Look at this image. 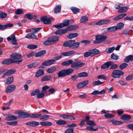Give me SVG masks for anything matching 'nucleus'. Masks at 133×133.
Here are the masks:
<instances>
[{"instance_id": "7ed1b4c3", "label": "nucleus", "mask_w": 133, "mask_h": 133, "mask_svg": "<svg viewBox=\"0 0 133 133\" xmlns=\"http://www.w3.org/2000/svg\"><path fill=\"white\" fill-rule=\"evenodd\" d=\"M59 40V37L56 36H52L48 38L46 41L43 42L45 45H49L54 44Z\"/></svg>"}, {"instance_id": "4d7b16f0", "label": "nucleus", "mask_w": 133, "mask_h": 133, "mask_svg": "<svg viewBox=\"0 0 133 133\" xmlns=\"http://www.w3.org/2000/svg\"><path fill=\"white\" fill-rule=\"evenodd\" d=\"M71 9L75 14H76L79 10V9L75 7H71Z\"/></svg>"}, {"instance_id": "13d9d810", "label": "nucleus", "mask_w": 133, "mask_h": 133, "mask_svg": "<svg viewBox=\"0 0 133 133\" xmlns=\"http://www.w3.org/2000/svg\"><path fill=\"white\" fill-rule=\"evenodd\" d=\"M86 129L90 131H95L97 130L98 128H96V129H93L91 126H88L86 128Z\"/></svg>"}, {"instance_id": "a18cd8bd", "label": "nucleus", "mask_w": 133, "mask_h": 133, "mask_svg": "<svg viewBox=\"0 0 133 133\" xmlns=\"http://www.w3.org/2000/svg\"><path fill=\"white\" fill-rule=\"evenodd\" d=\"M7 16V14L5 12H3L1 11H0V17L2 19H4L6 18Z\"/></svg>"}, {"instance_id": "5701e85b", "label": "nucleus", "mask_w": 133, "mask_h": 133, "mask_svg": "<svg viewBox=\"0 0 133 133\" xmlns=\"http://www.w3.org/2000/svg\"><path fill=\"white\" fill-rule=\"evenodd\" d=\"M44 74V71L42 69H39L36 72L35 76L36 77H38Z\"/></svg>"}, {"instance_id": "774afa93", "label": "nucleus", "mask_w": 133, "mask_h": 133, "mask_svg": "<svg viewBox=\"0 0 133 133\" xmlns=\"http://www.w3.org/2000/svg\"><path fill=\"white\" fill-rule=\"evenodd\" d=\"M74 129L73 128H69L67 129L65 132V133H73Z\"/></svg>"}, {"instance_id": "3c124183", "label": "nucleus", "mask_w": 133, "mask_h": 133, "mask_svg": "<svg viewBox=\"0 0 133 133\" xmlns=\"http://www.w3.org/2000/svg\"><path fill=\"white\" fill-rule=\"evenodd\" d=\"M104 82H101L99 80H98L97 81H94L92 83V84L94 85H98L103 84Z\"/></svg>"}, {"instance_id": "052dcab7", "label": "nucleus", "mask_w": 133, "mask_h": 133, "mask_svg": "<svg viewBox=\"0 0 133 133\" xmlns=\"http://www.w3.org/2000/svg\"><path fill=\"white\" fill-rule=\"evenodd\" d=\"M128 66V64L126 63H123L121 64L119 66V67L121 69H123L124 68H125Z\"/></svg>"}, {"instance_id": "c756f323", "label": "nucleus", "mask_w": 133, "mask_h": 133, "mask_svg": "<svg viewBox=\"0 0 133 133\" xmlns=\"http://www.w3.org/2000/svg\"><path fill=\"white\" fill-rule=\"evenodd\" d=\"M127 14H121L117 15L116 17L114 18V19L115 21H117L124 17Z\"/></svg>"}, {"instance_id": "7c9ffc66", "label": "nucleus", "mask_w": 133, "mask_h": 133, "mask_svg": "<svg viewBox=\"0 0 133 133\" xmlns=\"http://www.w3.org/2000/svg\"><path fill=\"white\" fill-rule=\"evenodd\" d=\"M46 53V51L45 50H43L40 51L36 54L35 55L36 57H41L43 56Z\"/></svg>"}, {"instance_id": "c03bdc74", "label": "nucleus", "mask_w": 133, "mask_h": 133, "mask_svg": "<svg viewBox=\"0 0 133 133\" xmlns=\"http://www.w3.org/2000/svg\"><path fill=\"white\" fill-rule=\"evenodd\" d=\"M78 74L79 77H87L88 75V74L85 72H82L79 73Z\"/></svg>"}, {"instance_id": "680f3d73", "label": "nucleus", "mask_w": 133, "mask_h": 133, "mask_svg": "<svg viewBox=\"0 0 133 133\" xmlns=\"http://www.w3.org/2000/svg\"><path fill=\"white\" fill-rule=\"evenodd\" d=\"M87 124L89 125L92 126H95L96 125V124L93 121L89 120L87 123Z\"/></svg>"}, {"instance_id": "0eeeda50", "label": "nucleus", "mask_w": 133, "mask_h": 133, "mask_svg": "<svg viewBox=\"0 0 133 133\" xmlns=\"http://www.w3.org/2000/svg\"><path fill=\"white\" fill-rule=\"evenodd\" d=\"M22 60L18 61H14L10 58H7L3 61L2 62V64H3L9 65L12 63H16L19 64L21 62Z\"/></svg>"}, {"instance_id": "412c9836", "label": "nucleus", "mask_w": 133, "mask_h": 133, "mask_svg": "<svg viewBox=\"0 0 133 133\" xmlns=\"http://www.w3.org/2000/svg\"><path fill=\"white\" fill-rule=\"evenodd\" d=\"M12 26L13 24L10 23H8L3 25L0 24V30H4L6 29L7 27H11Z\"/></svg>"}, {"instance_id": "5fc2aeb1", "label": "nucleus", "mask_w": 133, "mask_h": 133, "mask_svg": "<svg viewBox=\"0 0 133 133\" xmlns=\"http://www.w3.org/2000/svg\"><path fill=\"white\" fill-rule=\"evenodd\" d=\"M24 17L25 18L28 19L30 20H31L33 18L32 15L29 14H26L24 16Z\"/></svg>"}, {"instance_id": "6ab92c4d", "label": "nucleus", "mask_w": 133, "mask_h": 133, "mask_svg": "<svg viewBox=\"0 0 133 133\" xmlns=\"http://www.w3.org/2000/svg\"><path fill=\"white\" fill-rule=\"evenodd\" d=\"M112 63H113L111 61L108 62L103 64L101 66V68L103 69L108 68Z\"/></svg>"}, {"instance_id": "4468645a", "label": "nucleus", "mask_w": 133, "mask_h": 133, "mask_svg": "<svg viewBox=\"0 0 133 133\" xmlns=\"http://www.w3.org/2000/svg\"><path fill=\"white\" fill-rule=\"evenodd\" d=\"M18 117L20 118H25L30 117V114L28 113L24 112H20L18 111Z\"/></svg>"}, {"instance_id": "338daca9", "label": "nucleus", "mask_w": 133, "mask_h": 133, "mask_svg": "<svg viewBox=\"0 0 133 133\" xmlns=\"http://www.w3.org/2000/svg\"><path fill=\"white\" fill-rule=\"evenodd\" d=\"M123 123V122L120 121H115L112 122V124L115 125H119Z\"/></svg>"}, {"instance_id": "603ef678", "label": "nucleus", "mask_w": 133, "mask_h": 133, "mask_svg": "<svg viewBox=\"0 0 133 133\" xmlns=\"http://www.w3.org/2000/svg\"><path fill=\"white\" fill-rule=\"evenodd\" d=\"M40 92L39 89H36L34 91H33L31 94V96H34L38 94Z\"/></svg>"}, {"instance_id": "473e14b6", "label": "nucleus", "mask_w": 133, "mask_h": 133, "mask_svg": "<svg viewBox=\"0 0 133 133\" xmlns=\"http://www.w3.org/2000/svg\"><path fill=\"white\" fill-rule=\"evenodd\" d=\"M90 51L92 57L96 55L99 54L100 53L99 50L96 49H93Z\"/></svg>"}, {"instance_id": "bb28decb", "label": "nucleus", "mask_w": 133, "mask_h": 133, "mask_svg": "<svg viewBox=\"0 0 133 133\" xmlns=\"http://www.w3.org/2000/svg\"><path fill=\"white\" fill-rule=\"evenodd\" d=\"M105 93V90L103 89L100 91H99L98 90H95L92 92L91 94L93 95H96L98 94H104Z\"/></svg>"}, {"instance_id": "39448f33", "label": "nucleus", "mask_w": 133, "mask_h": 133, "mask_svg": "<svg viewBox=\"0 0 133 133\" xmlns=\"http://www.w3.org/2000/svg\"><path fill=\"white\" fill-rule=\"evenodd\" d=\"M107 36L104 35H99L96 36L95 40L94 43L95 44L101 43L104 41L107 38Z\"/></svg>"}, {"instance_id": "9d476101", "label": "nucleus", "mask_w": 133, "mask_h": 133, "mask_svg": "<svg viewBox=\"0 0 133 133\" xmlns=\"http://www.w3.org/2000/svg\"><path fill=\"white\" fill-rule=\"evenodd\" d=\"M85 65V63L81 62H73L71 64V67L72 68H75L77 67L80 68Z\"/></svg>"}, {"instance_id": "b1692460", "label": "nucleus", "mask_w": 133, "mask_h": 133, "mask_svg": "<svg viewBox=\"0 0 133 133\" xmlns=\"http://www.w3.org/2000/svg\"><path fill=\"white\" fill-rule=\"evenodd\" d=\"M14 77L13 76L11 77H8L6 80L4 81L5 84H9L11 83L13 81Z\"/></svg>"}, {"instance_id": "a878e982", "label": "nucleus", "mask_w": 133, "mask_h": 133, "mask_svg": "<svg viewBox=\"0 0 133 133\" xmlns=\"http://www.w3.org/2000/svg\"><path fill=\"white\" fill-rule=\"evenodd\" d=\"M78 35V34L77 33H71L68 35L67 37L69 39H72L77 37Z\"/></svg>"}, {"instance_id": "6e6d98bb", "label": "nucleus", "mask_w": 133, "mask_h": 133, "mask_svg": "<svg viewBox=\"0 0 133 133\" xmlns=\"http://www.w3.org/2000/svg\"><path fill=\"white\" fill-rule=\"evenodd\" d=\"M69 20L67 19L63 21V23H62L63 25H62L63 27L67 26L69 24Z\"/></svg>"}, {"instance_id": "c9c22d12", "label": "nucleus", "mask_w": 133, "mask_h": 133, "mask_svg": "<svg viewBox=\"0 0 133 133\" xmlns=\"http://www.w3.org/2000/svg\"><path fill=\"white\" fill-rule=\"evenodd\" d=\"M128 9V8L126 6L121 7L118 10V12L119 13L125 12Z\"/></svg>"}, {"instance_id": "ddd939ff", "label": "nucleus", "mask_w": 133, "mask_h": 133, "mask_svg": "<svg viewBox=\"0 0 133 133\" xmlns=\"http://www.w3.org/2000/svg\"><path fill=\"white\" fill-rule=\"evenodd\" d=\"M16 71L15 70L12 69L8 70L6 72L4 73L2 76V78H4L6 76H9L15 73Z\"/></svg>"}, {"instance_id": "a19ab883", "label": "nucleus", "mask_w": 133, "mask_h": 133, "mask_svg": "<svg viewBox=\"0 0 133 133\" xmlns=\"http://www.w3.org/2000/svg\"><path fill=\"white\" fill-rule=\"evenodd\" d=\"M56 123L57 124L59 125H64L66 124L67 122L64 120H59L56 122Z\"/></svg>"}, {"instance_id": "49530a36", "label": "nucleus", "mask_w": 133, "mask_h": 133, "mask_svg": "<svg viewBox=\"0 0 133 133\" xmlns=\"http://www.w3.org/2000/svg\"><path fill=\"white\" fill-rule=\"evenodd\" d=\"M41 115V114H33L31 115H30V117L31 118H40Z\"/></svg>"}, {"instance_id": "393cba45", "label": "nucleus", "mask_w": 133, "mask_h": 133, "mask_svg": "<svg viewBox=\"0 0 133 133\" xmlns=\"http://www.w3.org/2000/svg\"><path fill=\"white\" fill-rule=\"evenodd\" d=\"M57 70V68L55 66H51L48 68L47 72L51 74L53 73Z\"/></svg>"}, {"instance_id": "6e6552de", "label": "nucleus", "mask_w": 133, "mask_h": 133, "mask_svg": "<svg viewBox=\"0 0 133 133\" xmlns=\"http://www.w3.org/2000/svg\"><path fill=\"white\" fill-rule=\"evenodd\" d=\"M110 22L111 20L109 19H102L99 20L96 22L95 24L98 25H106L108 24Z\"/></svg>"}, {"instance_id": "cd10ccee", "label": "nucleus", "mask_w": 133, "mask_h": 133, "mask_svg": "<svg viewBox=\"0 0 133 133\" xmlns=\"http://www.w3.org/2000/svg\"><path fill=\"white\" fill-rule=\"evenodd\" d=\"M88 21V17L86 16H84L81 17L80 21L82 23H85Z\"/></svg>"}, {"instance_id": "bf43d9fd", "label": "nucleus", "mask_w": 133, "mask_h": 133, "mask_svg": "<svg viewBox=\"0 0 133 133\" xmlns=\"http://www.w3.org/2000/svg\"><path fill=\"white\" fill-rule=\"evenodd\" d=\"M15 13L17 15H21L23 13V10L21 9H18L15 11Z\"/></svg>"}, {"instance_id": "de8ad7c7", "label": "nucleus", "mask_w": 133, "mask_h": 133, "mask_svg": "<svg viewBox=\"0 0 133 133\" xmlns=\"http://www.w3.org/2000/svg\"><path fill=\"white\" fill-rule=\"evenodd\" d=\"M111 59L115 60H117L119 58V56L116 55L114 53H112L110 55Z\"/></svg>"}, {"instance_id": "f257e3e1", "label": "nucleus", "mask_w": 133, "mask_h": 133, "mask_svg": "<svg viewBox=\"0 0 133 133\" xmlns=\"http://www.w3.org/2000/svg\"><path fill=\"white\" fill-rule=\"evenodd\" d=\"M75 40H70L65 42L63 46L69 47L71 49H75L79 47L80 43L79 42H75Z\"/></svg>"}, {"instance_id": "423d86ee", "label": "nucleus", "mask_w": 133, "mask_h": 133, "mask_svg": "<svg viewBox=\"0 0 133 133\" xmlns=\"http://www.w3.org/2000/svg\"><path fill=\"white\" fill-rule=\"evenodd\" d=\"M124 72L122 71L118 70H114L111 73L112 76L114 78H119L121 76L123 75Z\"/></svg>"}, {"instance_id": "8fccbe9b", "label": "nucleus", "mask_w": 133, "mask_h": 133, "mask_svg": "<svg viewBox=\"0 0 133 133\" xmlns=\"http://www.w3.org/2000/svg\"><path fill=\"white\" fill-rule=\"evenodd\" d=\"M44 96V94L43 91H42L41 92L39 93L37 95V98H43Z\"/></svg>"}, {"instance_id": "f8f14e48", "label": "nucleus", "mask_w": 133, "mask_h": 133, "mask_svg": "<svg viewBox=\"0 0 133 133\" xmlns=\"http://www.w3.org/2000/svg\"><path fill=\"white\" fill-rule=\"evenodd\" d=\"M16 87V86L14 85H8L6 88V92L8 93H11L15 90Z\"/></svg>"}, {"instance_id": "aec40b11", "label": "nucleus", "mask_w": 133, "mask_h": 133, "mask_svg": "<svg viewBox=\"0 0 133 133\" xmlns=\"http://www.w3.org/2000/svg\"><path fill=\"white\" fill-rule=\"evenodd\" d=\"M25 38L29 39H38L37 36L33 33H29L26 35Z\"/></svg>"}, {"instance_id": "79ce46f5", "label": "nucleus", "mask_w": 133, "mask_h": 133, "mask_svg": "<svg viewBox=\"0 0 133 133\" xmlns=\"http://www.w3.org/2000/svg\"><path fill=\"white\" fill-rule=\"evenodd\" d=\"M49 117V116L47 115H41L40 119L42 121H46L48 118Z\"/></svg>"}, {"instance_id": "72a5a7b5", "label": "nucleus", "mask_w": 133, "mask_h": 133, "mask_svg": "<svg viewBox=\"0 0 133 133\" xmlns=\"http://www.w3.org/2000/svg\"><path fill=\"white\" fill-rule=\"evenodd\" d=\"M51 78V77L49 75H45L43 76L41 79V81L44 82L49 81Z\"/></svg>"}, {"instance_id": "f704fd0d", "label": "nucleus", "mask_w": 133, "mask_h": 133, "mask_svg": "<svg viewBox=\"0 0 133 133\" xmlns=\"http://www.w3.org/2000/svg\"><path fill=\"white\" fill-rule=\"evenodd\" d=\"M107 30V32H111L116 31L117 29L116 26H114L108 28Z\"/></svg>"}, {"instance_id": "e2e57ef3", "label": "nucleus", "mask_w": 133, "mask_h": 133, "mask_svg": "<svg viewBox=\"0 0 133 133\" xmlns=\"http://www.w3.org/2000/svg\"><path fill=\"white\" fill-rule=\"evenodd\" d=\"M97 78L98 79H103L104 80H106L107 79V76L103 75H99L98 76Z\"/></svg>"}, {"instance_id": "0e129e2a", "label": "nucleus", "mask_w": 133, "mask_h": 133, "mask_svg": "<svg viewBox=\"0 0 133 133\" xmlns=\"http://www.w3.org/2000/svg\"><path fill=\"white\" fill-rule=\"evenodd\" d=\"M105 117L107 118H111L114 117L115 115H114L111 114L107 113L104 115Z\"/></svg>"}, {"instance_id": "e433bc0d", "label": "nucleus", "mask_w": 133, "mask_h": 133, "mask_svg": "<svg viewBox=\"0 0 133 133\" xmlns=\"http://www.w3.org/2000/svg\"><path fill=\"white\" fill-rule=\"evenodd\" d=\"M130 115H122L121 117V119L123 120H128L131 118Z\"/></svg>"}, {"instance_id": "69168bd1", "label": "nucleus", "mask_w": 133, "mask_h": 133, "mask_svg": "<svg viewBox=\"0 0 133 133\" xmlns=\"http://www.w3.org/2000/svg\"><path fill=\"white\" fill-rule=\"evenodd\" d=\"M84 57H86L90 56L92 57L90 51L89 52H85L84 54Z\"/></svg>"}, {"instance_id": "4c0bfd02", "label": "nucleus", "mask_w": 133, "mask_h": 133, "mask_svg": "<svg viewBox=\"0 0 133 133\" xmlns=\"http://www.w3.org/2000/svg\"><path fill=\"white\" fill-rule=\"evenodd\" d=\"M115 47H112L111 48H107L105 50V51L109 53H111L115 50Z\"/></svg>"}, {"instance_id": "20e7f679", "label": "nucleus", "mask_w": 133, "mask_h": 133, "mask_svg": "<svg viewBox=\"0 0 133 133\" xmlns=\"http://www.w3.org/2000/svg\"><path fill=\"white\" fill-rule=\"evenodd\" d=\"M74 70L72 69L69 68L59 71L57 75L58 77H64L70 74Z\"/></svg>"}, {"instance_id": "58836bf2", "label": "nucleus", "mask_w": 133, "mask_h": 133, "mask_svg": "<svg viewBox=\"0 0 133 133\" xmlns=\"http://www.w3.org/2000/svg\"><path fill=\"white\" fill-rule=\"evenodd\" d=\"M38 65V64L37 63L35 62L28 65V66L29 68L31 69L36 67Z\"/></svg>"}, {"instance_id": "2f4dec72", "label": "nucleus", "mask_w": 133, "mask_h": 133, "mask_svg": "<svg viewBox=\"0 0 133 133\" xmlns=\"http://www.w3.org/2000/svg\"><path fill=\"white\" fill-rule=\"evenodd\" d=\"M73 61L72 59H70L64 61L62 63V64L64 66H68L71 64L73 62Z\"/></svg>"}, {"instance_id": "dca6fc26", "label": "nucleus", "mask_w": 133, "mask_h": 133, "mask_svg": "<svg viewBox=\"0 0 133 133\" xmlns=\"http://www.w3.org/2000/svg\"><path fill=\"white\" fill-rule=\"evenodd\" d=\"M26 124L30 127H35L39 125V123L37 122L32 121L26 123Z\"/></svg>"}, {"instance_id": "ea45409f", "label": "nucleus", "mask_w": 133, "mask_h": 133, "mask_svg": "<svg viewBox=\"0 0 133 133\" xmlns=\"http://www.w3.org/2000/svg\"><path fill=\"white\" fill-rule=\"evenodd\" d=\"M61 5L59 4L56 6L55 8L54 12L57 14L59 12L61 11Z\"/></svg>"}, {"instance_id": "9b49d317", "label": "nucleus", "mask_w": 133, "mask_h": 133, "mask_svg": "<svg viewBox=\"0 0 133 133\" xmlns=\"http://www.w3.org/2000/svg\"><path fill=\"white\" fill-rule=\"evenodd\" d=\"M51 18H48L46 16L42 17L41 18V20L43 22V23L46 24H49L51 23Z\"/></svg>"}, {"instance_id": "a211bd4d", "label": "nucleus", "mask_w": 133, "mask_h": 133, "mask_svg": "<svg viewBox=\"0 0 133 133\" xmlns=\"http://www.w3.org/2000/svg\"><path fill=\"white\" fill-rule=\"evenodd\" d=\"M75 51L73 50L65 52L62 53V55L64 56H70L75 53Z\"/></svg>"}, {"instance_id": "37998d69", "label": "nucleus", "mask_w": 133, "mask_h": 133, "mask_svg": "<svg viewBox=\"0 0 133 133\" xmlns=\"http://www.w3.org/2000/svg\"><path fill=\"white\" fill-rule=\"evenodd\" d=\"M124 26V24L123 23L119 22L117 24V25L116 26L117 30L122 29L123 28Z\"/></svg>"}, {"instance_id": "c85d7f7f", "label": "nucleus", "mask_w": 133, "mask_h": 133, "mask_svg": "<svg viewBox=\"0 0 133 133\" xmlns=\"http://www.w3.org/2000/svg\"><path fill=\"white\" fill-rule=\"evenodd\" d=\"M78 27V26L76 25H72L68 27L66 29L68 31H71L75 30Z\"/></svg>"}, {"instance_id": "864d4df0", "label": "nucleus", "mask_w": 133, "mask_h": 133, "mask_svg": "<svg viewBox=\"0 0 133 133\" xmlns=\"http://www.w3.org/2000/svg\"><path fill=\"white\" fill-rule=\"evenodd\" d=\"M79 77L78 74V75H74L72 76L70 78L71 81H76Z\"/></svg>"}, {"instance_id": "09e8293b", "label": "nucleus", "mask_w": 133, "mask_h": 133, "mask_svg": "<svg viewBox=\"0 0 133 133\" xmlns=\"http://www.w3.org/2000/svg\"><path fill=\"white\" fill-rule=\"evenodd\" d=\"M37 46L36 45L33 44H31L28 45L27 46V48L30 49H35L37 48Z\"/></svg>"}, {"instance_id": "2eb2a0df", "label": "nucleus", "mask_w": 133, "mask_h": 133, "mask_svg": "<svg viewBox=\"0 0 133 133\" xmlns=\"http://www.w3.org/2000/svg\"><path fill=\"white\" fill-rule=\"evenodd\" d=\"M88 83V81L86 80L78 83L77 85V88L81 89L86 86Z\"/></svg>"}, {"instance_id": "f3484780", "label": "nucleus", "mask_w": 133, "mask_h": 133, "mask_svg": "<svg viewBox=\"0 0 133 133\" xmlns=\"http://www.w3.org/2000/svg\"><path fill=\"white\" fill-rule=\"evenodd\" d=\"M6 118L5 119L6 121H9L14 120L17 119L16 116L10 114H6Z\"/></svg>"}, {"instance_id": "1a4fd4ad", "label": "nucleus", "mask_w": 133, "mask_h": 133, "mask_svg": "<svg viewBox=\"0 0 133 133\" xmlns=\"http://www.w3.org/2000/svg\"><path fill=\"white\" fill-rule=\"evenodd\" d=\"M10 56L14 61H18L22 60L21 55L18 54L12 53L10 55Z\"/></svg>"}, {"instance_id": "4be33fe9", "label": "nucleus", "mask_w": 133, "mask_h": 133, "mask_svg": "<svg viewBox=\"0 0 133 133\" xmlns=\"http://www.w3.org/2000/svg\"><path fill=\"white\" fill-rule=\"evenodd\" d=\"M40 124L42 126L45 127L51 126L52 125L51 122L48 121L41 122Z\"/></svg>"}, {"instance_id": "f03ea898", "label": "nucleus", "mask_w": 133, "mask_h": 133, "mask_svg": "<svg viewBox=\"0 0 133 133\" xmlns=\"http://www.w3.org/2000/svg\"><path fill=\"white\" fill-rule=\"evenodd\" d=\"M62 58V56L59 55L56 57L54 59H50L45 61L42 63V64L39 66V68H43L45 66H50L54 64L56 61L61 59Z\"/></svg>"}]
</instances>
